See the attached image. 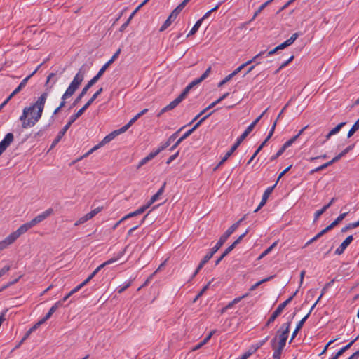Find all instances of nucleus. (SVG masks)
<instances>
[{
  "label": "nucleus",
  "mask_w": 359,
  "mask_h": 359,
  "mask_svg": "<svg viewBox=\"0 0 359 359\" xmlns=\"http://www.w3.org/2000/svg\"><path fill=\"white\" fill-rule=\"evenodd\" d=\"M183 128L184 127L181 128L179 130H177V132L173 133L171 136H170V137L168 139V140L165 143L162 144L158 148L159 149V151H162L163 150H164L165 149L168 147L171 144V143L173 142L175 140V139L178 136L179 133L182 130Z\"/></svg>",
  "instance_id": "obj_20"
},
{
  "label": "nucleus",
  "mask_w": 359,
  "mask_h": 359,
  "mask_svg": "<svg viewBox=\"0 0 359 359\" xmlns=\"http://www.w3.org/2000/svg\"><path fill=\"white\" fill-rule=\"evenodd\" d=\"M79 290H81V288L77 285L75 288L71 290L66 296H65L62 299L58 301L57 302H61L62 306L65 301H67L73 294L76 293Z\"/></svg>",
  "instance_id": "obj_35"
},
{
  "label": "nucleus",
  "mask_w": 359,
  "mask_h": 359,
  "mask_svg": "<svg viewBox=\"0 0 359 359\" xmlns=\"http://www.w3.org/2000/svg\"><path fill=\"white\" fill-rule=\"evenodd\" d=\"M126 251V248L122 251V252H120L118 255L114 257V258H111L106 262H104V263H102V264H100L99 266H97L94 271L93 272L91 273L93 276H95L96 274L102 269L104 268L105 266H107L109 264H111L115 262H116L117 260H118L124 254Z\"/></svg>",
  "instance_id": "obj_10"
},
{
  "label": "nucleus",
  "mask_w": 359,
  "mask_h": 359,
  "mask_svg": "<svg viewBox=\"0 0 359 359\" xmlns=\"http://www.w3.org/2000/svg\"><path fill=\"white\" fill-rule=\"evenodd\" d=\"M236 230V226H230L226 232L222 234L216 245L214 246L217 250L224 245L228 238Z\"/></svg>",
  "instance_id": "obj_8"
},
{
  "label": "nucleus",
  "mask_w": 359,
  "mask_h": 359,
  "mask_svg": "<svg viewBox=\"0 0 359 359\" xmlns=\"http://www.w3.org/2000/svg\"><path fill=\"white\" fill-rule=\"evenodd\" d=\"M273 350V358H276L280 359V356H281L283 350H279L278 348H275Z\"/></svg>",
  "instance_id": "obj_64"
},
{
  "label": "nucleus",
  "mask_w": 359,
  "mask_h": 359,
  "mask_svg": "<svg viewBox=\"0 0 359 359\" xmlns=\"http://www.w3.org/2000/svg\"><path fill=\"white\" fill-rule=\"evenodd\" d=\"M179 14L180 12L176 9H174L167 20L164 22L163 25L161 27L160 31L162 32L166 29L171 25L172 22L176 19Z\"/></svg>",
  "instance_id": "obj_17"
},
{
  "label": "nucleus",
  "mask_w": 359,
  "mask_h": 359,
  "mask_svg": "<svg viewBox=\"0 0 359 359\" xmlns=\"http://www.w3.org/2000/svg\"><path fill=\"white\" fill-rule=\"evenodd\" d=\"M184 99L179 95L176 99L171 102L169 104L163 107L157 115L158 117L161 116L163 113L175 109Z\"/></svg>",
  "instance_id": "obj_14"
},
{
  "label": "nucleus",
  "mask_w": 359,
  "mask_h": 359,
  "mask_svg": "<svg viewBox=\"0 0 359 359\" xmlns=\"http://www.w3.org/2000/svg\"><path fill=\"white\" fill-rule=\"evenodd\" d=\"M131 283H132V280H130L128 283H126L123 286H119L117 288L118 293L121 294L123 292H124L126 289H128L131 285Z\"/></svg>",
  "instance_id": "obj_48"
},
{
  "label": "nucleus",
  "mask_w": 359,
  "mask_h": 359,
  "mask_svg": "<svg viewBox=\"0 0 359 359\" xmlns=\"http://www.w3.org/2000/svg\"><path fill=\"white\" fill-rule=\"evenodd\" d=\"M33 225L30 222H27L20 226L15 231L13 232L12 234L17 240L21 235L26 233L29 229L32 228Z\"/></svg>",
  "instance_id": "obj_15"
},
{
  "label": "nucleus",
  "mask_w": 359,
  "mask_h": 359,
  "mask_svg": "<svg viewBox=\"0 0 359 359\" xmlns=\"http://www.w3.org/2000/svg\"><path fill=\"white\" fill-rule=\"evenodd\" d=\"M276 124H277V121H275L266 138L264 140V141L258 147V150H262V148L264 147V145L266 144V143L269 140V139L271 137V136L273 135V133H274V130H275V128H276Z\"/></svg>",
  "instance_id": "obj_27"
},
{
  "label": "nucleus",
  "mask_w": 359,
  "mask_h": 359,
  "mask_svg": "<svg viewBox=\"0 0 359 359\" xmlns=\"http://www.w3.org/2000/svg\"><path fill=\"white\" fill-rule=\"evenodd\" d=\"M222 3H223L222 1L219 2L213 8L210 9L209 11L205 13V14L201 18V19H203V21L205 18H208L212 12L217 11L219 8V6L222 5Z\"/></svg>",
  "instance_id": "obj_46"
},
{
  "label": "nucleus",
  "mask_w": 359,
  "mask_h": 359,
  "mask_svg": "<svg viewBox=\"0 0 359 359\" xmlns=\"http://www.w3.org/2000/svg\"><path fill=\"white\" fill-rule=\"evenodd\" d=\"M118 135V133H116L115 131L111 132L107 136L104 137V139L100 142V144H106L111 142L112 140L115 138Z\"/></svg>",
  "instance_id": "obj_31"
},
{
  "label": "nucleus",
  "mask_w": 359,
  "mask_h": 359,
  "mask_svg": "<svg viewBox=\"0 0 359 359\" xmlns=\"http://www.w3.org/2000/svg\"><path fill=\"white\" fill-rule=\"evenodd\" d=\"M102 75L100 74L99 72L94 76L88 82V83L83 87V88L82 89L81 92L80 93V94L77 96V97L75 99L74 103H73V106H75L77 103H79L81 100L82 99V97L87 93L88 90L90 89V88H91L95 83H96L97 82V81L100 79V78L102 76Z\"/></svg>",
  "instance_id": "obj_4"
},
{
  "label": "nucleus",
  "mask_w": 359,
  "mask_h": 359,
  "mask_svg": "<svg viewBox=\"0 0 359 359\" xmlns=\"http://www.w3.org/2000/svg\"><path fill=\"white\" fill-rule=\"evenodd\" d=\"M14 140V135L12 133H7L2 141L0 142V156L10 146Z\"/></svg>",
  "instance_id": "obj_9"
},
{
  "label": "nucleus",
  "mask_w": 359,
  "mask_h": 359,
  "mask_svg": "<svg viewBox=\"0 0 359 359\" xmlns=\"http://www.w3.org/2000/svg\"><path fill=\"white\" fill-rule=\"evenodd\" d=\"M248 65V62L243 63L241 66H239L238 68H236L232 73L230 74V75L233 77L237 74H238L245 66Z\"/></svg>",
  "instance_id": "obj_54"
},
{
  "label": "nucleus",
  "mask_w": 359,
  "mask_h": 359,
  "mask_svg": "<svg viewBox=\"0 0 359 359\" xmlns=\"http://www.w3.org/2000/svg\"><path fill=\"white\" fill-rule=\"evenodd\" d=\"M276 186V184H275L272 187H268L264 191L263 196H262V201H261L259 205H258V207L257 208V209L255 210V212H258L266 204L269 197L270 196L271 194L272 193V191Z\"/></svg>",
  "instance_id": "obj_12"
},
{
  "label": "nucleus",
  "mask_w": 359,
  "mask_h": 359,
  "mask_svg": "<svg viewBox=\"0 0 359 359\" xmlns=\"http://www.w3.org/2000/svg\"><path fill=\"white\" fill-rule=\"evenodd\" d=\"M250 134L248 131L246 130L238 137L236 142H235V145L236 147H239L241 142L246 138V137Z\"/></svg>",
  "instance_id": "obj_38"
},
{
  "label": "nucleus",
  "mask_w": 359,
  "mask_h": 359,
  "mask_svg": "<svg viewBox=\"0 0 359 359\" xmlns=\"http://www.w3.org/2000/svg\"><path fill=\"white\" fill-rule=\"evenodd\" d=\"M265 54L267 55L266 51H261L259 53L257 54L255 57H253L251 60L247 61L248 64L250 65L252 62H255L257 65L260 64L261 62L258 61V59L263 57Z\"/></svg>",
  "instance_id": "obj_32"
},
{
  "label": "nucleus",
  "mask_w": 359,
  "mask_h": 359,
  "mask_svg": "<svg viewBox=\"0 0 359 359\" xmlns=\"http://www.w3.org/2000/svg\"><path fill=\"white\" fill-rule=\"evenodd\" d=\"M201 81H199V79H195L193 81H191L184 90L182 92V93L180 95L183 99H184L187 94L189 93V92L190 91V90L194 87L196 85H198L201 83Z\"/></svg>",
  "instance_id": "obj_25"
},
{
  "label": "nucleus",
  "mask_w": 359,
  "mask_h": 359,
  "mask_svg": "<svg viewBox=\"0 0 359 359\" xmlns=\"http://www.w3.org/2000/svg\"><path fill=\"white\" fill-rule=\"evenodd\" d=\"M90 219V217H89L88 214L87 213L86 215H85L84 216L81 217V218H79L76 222V223L74 224L75 226H78L79 224H83L85 223L86 222H87L88 220Z\"/></svg>",
  "instance_id": "obj_47"
},
{
  "label": "nucleus",
  "mask_w": 359,
  "mask_h": 359,
  "mask_svg": "<svg viewBox=\"0 0 359 359\" xmlns=\"http://www.w3.org/2000/svg\"><path fill=\"white\" fill-rule=\"evenodd\" d=\"M148 216V214H147L146 215L144 216V217L142 219V220L140 221V224L138 225H136L135 226H133V228H131L128 232V236H130L132 234V233L135 231L144 222V220L146 219V218Z\"/></svg>",
  "instance_id": "obj_50"
},
{
  "label": "nucleus",
  "mask_w": 359,
  "mask_h": 359,
  "mask_svg": "<svg viewBox=\"0 0 359 359\" xmlns=\"http://www.w3.org/2000/svg\"><path fill=\"white\" fill-rule=\"evenodd\" d=\"M353 344V341H351L349 342L347 345H346L345 346L342 347L340 350H339L336 354L340 357L341 355H342L346 351H348L351 346Z\"/></svg>",
  "instance_id": "obj_41"
},
{
  "label": "nucleus",
  "mask_w": 359,
  "mask_h": 359,
  "mask_svg": "<svg viewBox=\"0 0 359 359\" xmlns=\"http://www.w3.org/2000/svg\"><path fill=\"white\" fill-rule=\"evenodd\" d=\"M296 0H289L287 3H285L278 11L277 14L280 13L285 9H286L290 4H292L293 2H294Z\"/></svg>",
  "instance_id": "obj_61"
},
{
  "label": "nucleus",
  "mask_w": 359,
  "mask_h": 359,
  "mask_svg": "<svg viewBox=\"0 0 359 359\" xmlns=\"http://www.w3.org/2000/svg\"><path fill=\"white\" fill-rule=\"evenodd\" d=\"M301 34H302L299 32L294 33L289 39L286 40L285 42L280 44L279 46L273 48L272 50L267 52L266 56H270L276 53L278 50L284 49L286 47L292 45Z\"/></svg>",
  "instance_id": "obj_6"
},
{
  "label": "nucleus",
  "mask_w": 359,
  "mask_h": 359,
  "mask_svg": "<svg viewBox=\"0 0 359 359\" xmlns=\"http://www.w3.org/2000/svg\"><path fill=\"white\" fill-rule=\"evenodd\" d=\"M202 22H203V19H200L198 20L196 23L195 25H194V27L191 28V29L190 30V32H189V34H187V37L191 36V35H194L197 31L198 29H199V27H201V24H202Z\"/></svg>",
  "instance_id": "obj_34"
},
{
  "label": "nucleus",
  "mask_w": 359,
  "mask_h": 359,
  "mask_svg": "<svg viewBox=\"0 0 359 359\" xmlns=\"http://www.w3.org/2000/svg\"><path fill=\"white\" fill-rule=\"evenodd\" d=\"M346 124L345 122H341L339 124H338L336 127L332 128L329 133L330 135H334L339 132L341 128Z\"/></svg>",
  "instance_id": "obj_45"
},
{
  "label": "nucleus",
  "mask_w": 359,
  "mask_h": 359,
  "mask_svg": "<svg viewBox=\"0 0 359 359\" xmlns=\"http://www.w3.org/2000/svg\"><path fill=\"white\" fill-rule=\"evenodd\" d=\"M16 241L15 238L12 233L8 236L5 239L0 241V250L7 248L10 245Z\"/></svg>",
  "instance_id": "obj_21"
},
{
  "label": "nucleus",
  "mask_w": 359,
  "mask_h": 359,
  "mask_svg": "<svg viewBox=\"0 0 359 359\" xmlns=\"http://www.w3.org/2000/svg\"><path fill=\"white\" fill-rule=\"evenodd\" d=\"M297 140V136H294L290 140L285 142L283 144V145L281 147L282 150H283L285 151V149L287 148H288L289 147H290Z\"/></svg>",
  "instance_id": "obj_40"
},
{
  "label": "nucleus",
  "mask_w": 359,
  "mask_h": 359,
  "mask_svg": "<svg viewBox=\"0 0 359 359\" xmlns=\"http://www.w3.org/2000/svg\"><path fill=\"white\" fill-rule=\"evenodd\" d=\"M166 182H164L158 191L149 200V204L152 205L154 202L158 200L159 197L163 194Z\"/></svg>",
  "instance_id": "obj_26"
},
{
  "label": "nucleus",
  "mask_w": 359,
  "mask_h": 359,
  "mask_svg": "<svg viewBox=\"0 0 359 359\" xmlns=\"http://www.w3.org/2000/svg\"><path fill=\"white\" fill-rule=\"evenodd\" d=\"M47 97L48 93L45 92L41 95L33 105L24 108L22 114L20 116L23 128L32 127L39 121L42 116Z\"/></svg>",
  "instance_id": "obj_1"
},
{
  "label": "nucleus",
  "mask_w": 359,
  "mask_h": 359,
  "mask_svg": "<svg viewBox=\"0 0 359 359\" xmlns=\"http://www.w3.org/2000/svg\"><path fill=\"white\" fill-rule=\"evenodd\" d=\"M277 245V242H274L271 246H269L268 248H266L258 257L259 259H262L266 255H267L272 249Z\"/></svg>",
  "instance_id": "obj_44"
},
{
  "label": "nucleus",
  "mask_w": 359,
  "mask_h": 359,
  "mask_svg": "<svg viewBox=\"0 0 359 359\" xmlns=\"http://www.w3.org/2000/svg\"><path fill=\"white\" fill-rule=\"evenodd\" d=\"M161 151H159L158 149H156L155 151H151L149 155H147L146 157H144V158H142L138 165H137V168H140V167H142V165H145L147 163H148L149 161H151V159H153L154 157H156Z\"/></svg>",
  "instance_id": "obj_22"
},
{
  "label": "nucleus",
  "mask_w": 359,
  "mask_h": 359,
  "mask_svg": "<svg viewBox=\"0 0 359 359\" xmlns=\"http://www.w3.org/2000/svg\"><path fill=\"white\" fill-rule=\"evenodd\" d=\"M260 119L261 116H258L245 130L250 133Z\"/></svg>",
  "instance_id": "obj_51"
},
{
  "label": "nucleus",
  "mask_w": 359,
  "mask_h": 359,
  "mask_svg": "<svg viewBox=\"0 0 359 359\" xmlns=\"http://www.w3.org/2000/svg\"><path fill=\"white\" fill-rule=\"evenodd\" d=\"M211 72V67H209L205 71V72L198 78L199 79V81H201V82L203 81H204L210 74V73Z\"/></svg>",
  "instance_id": "obj_58"
},
{
  "label": "nucleus",
  "mask_w": 359,
  "mask_h": 359,
  "mask_svg": "<svg viewBox=\"0 0 359 359\" xmlns=\"http://www.w3.org/2000/svg\"><path fill=\"white\" fill-rule=\"evenodd\" d=\"M353 237L352 235L348 236L341 244L336 249L335 254L337 255H340L344 253L346 248L351 244L353 241Z\"/></svg>",
  "instance_id": "obj_16"
},
{
  "label": "nucleus",
  "mask_w": 359,
  "mask_h": 359,
  "mask_svg": "<svg viewBox=\"0 0 359 359\" xmlns=\"http://www.w3.org/2000/svg\"><path fill=\"white\" fill-rule=\"evenodd\" d=\"M248 65V62L243 63L241 66H239L238 68H236L232 73L230 74V75L233 77L237 74H238L245 66Z\"/></svg>",
  "instance_id": "obj_55"
},
{
  "label": "nucleus",
  "mask_w": 359,
  "mask_h": 359,
  "mask_svg": "<svg viewBox=\"0 0 359 359\" xmlns=\"http://www.w3.org/2000/svg\"><path fill=\"white\" fill-rule=\"evenodd\" d=\"M283 152H284V151L282 150V149L280 148L275 155L272 156L270 158V161H275L276 158H278L279 156H280L283 154Z\"/></svg>",
  "instance_id": "obj_63"
},
{
  "label": "nucleus",
  "mask_w": 359,
  "mask_h": 359,
  "mask_svg": "<svg viewBox=\"0 0 359 359\" xmlns=\"http://www.w3.org/2000/svg\"><path fill=\"white\" fill-rule=\"evenodd\" d=\"M347 214V212L340 214L339 217L333 222H332L329 226H327V229L329 231L332 229L335 226L339 224V222H341L345 218Z\"/></svg>",
  "instance_id": "obj_28"
},
{
  "label": "nucleus",
  "mask_w": 359,
  "mask_h": 359,
  "mask_svg": "<svg viewBox=\"0 0 359 359\" xmlns=\"http://www.w3.org/2000/svg\"><path fill=\"white\" fill-rule=\"evenodd\" d=\"M248 65V62L243 63L241 66H239L238 68H236L232 73L230 74V75L233 77L237 74H238L245 66Z\"/></svg>",
  "instance_id": "obj_53"
},
{
  "label": "nucleus",
  "mask_w": 359,
  "mask_h": 359,
  "mask_svg": "<svg viewBox=\"0 0 359 359\" xmlns=\"http://www.w3.org/2000/svg\"><path fill=\"white\" fill-rule=\"evenodd\" d=\"M238 147L233 144L230 150L225 154V156L222 158L217 165L214 168V171L218 169L231 155L237 149Z\"/></svg>",
  "instance_id": "obj_24"
},
{
  "label": "nucleus",
  "mask_w": 359,
  "mask_h": 359,
  "mask_svg": "<svg viewBox=\"0 0 359 359\" xmlns=\"http://www.w3.org/2000/svg\"><path fill=\"white\" fill-rule=\"evenodd\" d=\"M290 322L284 323L281 325L280 330L278 331L279 334L278 339L283 341H287L288 334L290 332Z\"/></svg>",
  "instance_id": "obj_13"
},
{
  "label": "nucleus",
  "mask_w": 359,
  "mask_h": 359,
  "mask_svg": "<svg viewBox=\"0 0 359 359\" xmlns=\"http://www.w3.org/2000/svg\"><path fill=\"white\" fill-rule=\"evenodd\" d=\"M273 278V276H269V277H268L266 278L262 279L260 281L256 283L255 284H254L253 285H252L250 287V291H253V290H256L260 285H262V283H266V282L270 280Z\"/></svg>",
  "instance_id": "obj_36"
},
{
  "label": "nucleus",
  "mask_w": 359,
  "mask_h": 359,
  "mask_svg": "<svg viewBox=\"0 0 359 359\" xmlns=\"http://www.w3.org/2000/svg\"><path fill=\"white\" fill-rule=\"evenodd\" d=\"M291 301L292 298H288L285 302L279 304L278 306L276 308V309L273 311V313L269 318L266 325L269 326L271 323H273L276 320V318L280 315L283 309Z\"/></svg>",
  "instance_id": "obj_7"
},
{
  "label": "nucleus",
  "mask_w": 359,
  "mask_h": 359,
  "mask_svg": "<svg viewBox=\"0 0 359 359\" xmlns=\"http://www.w3.org/2000/svg\"><path fill=\"white\" fill-rule=\"evenodd\" d=\"M217 251V250L216 248H215L214 247L212 248L211 251L209 252L203 258L201 261L203 262V263H207L212 257V256L214 255V254Z\"/></svg>",
  "instance_id": "obj_39"
},
{
  "label": "nucleus",
  "mask_w": 359,
  "mask_h": 359,
  "mask_svg": "<svg viewBox=\"0 0 359 359\" xmlns=\"http://www.w3.org/2000/svg\"><path fill=\"white\" fill-rule=\"evenodd\" d=\"M84 79V71L82 68L79 69L77 74L74 77L72 81L69 84V87L62 96V102L59 105V109H62L65 106V100L72 97L76 90L79 88L81 83Z\"/></svg>",
  "instance_id": "obj_2"
},
{
  "label": "nucleus",
  "mask_w": 359,
  "mask_h": 359,
  "mask_svg": "<svg viewBox=\"0 0 359 359\" xmlns=\"http://www.w3.org/2000/svg\"><path fill=\"white\" fill-rule=\"evenodd\" d=\"M310 316V312H309L297 325V330H300L304 323H305V321L306 320V319L309 318V316Z\"/></svg>",
  "instance_id": "obj_60"
},
{
  "label": "nucleus",
  "mask_w": 359,
  "mask_h": 359,
  "mask_svg": "<svg viewBox=\"0 0 359 359\" xmlns=\"http://www.w3.org/2000/svg\"><path fill=\"white\" fill-rule=\"evenodd\" d=\"M103 88H99L90 97V99L84 104V106L81 108L79 111H81L83 114V112L92 104V103L95 101V100L102 93Z\"/></svg>",
  "instance_id": "obj_18"
},
{
  "label": "nucleus",
  "mask_w": 359,
  "mask_h": 359,
  "mask_svg": "<svg viewBox=\"0 0 359 359\" xmlns=\"http://www.w3.org/2000/svg\"><path fill=\"white\" fill-rule=\"evenodd\" d=\"M193 130H189L187 131L180 139L177 140V144H180L184 140L187 138L191 133Z\"/></svg>",
  "instance_id": "obj_52"
},
{
  "label": "nucleus",
  "mask_w": 359,
  "mask_h": 359,
  "mask_svg": "<svg viewBox=\"0 0 359 359\" xmlns=\"http://www.w3.org/2000/svg\"><path fill=\"white\" fill-rule=\"evenodd\" d=\"M53 210L52 208H48V210H46V211L42 212L41 214H39V215L35 217L34 219H32L30 221V222L32 223L33 226H34L35 225L41 222L45 219H46L48 217L51 215L53 214Z\"/></svg>",
  "instance_id": "obj_11"
},
{
  "label": "nucleus",
  "mask_w": 359,
  "mask_h": 359,
  "mask_svg": "<svg viewBox=\"0 0 359 359\" xmlns=\"http://www.w3.org/2000/svg\"><path fill=\"white\" fill-rule=\"evenodd\" d=\"M271 0H268L267 1H266L265 3H264L263 4H262L259 8L255 12L252 18H251V20L248 22H250L252 21H253L257 16L258 15L269 5L271 3Z\"/></svg>",
  "instance_id": "obj_29"
},
{
  "label": "nucleus",
  "mask_w": 359,
  "mask_h": 359,
  "mask_svg": "<svg viewBox=\"0 0 359 359\" xmlns=\"http://www.w3.org/2000/svg\"><path fill=\"white\" fill-rule=\"evenodd\" d=\"M114 62V60H112V59L111 58L107 63H105L102 67V68L99 70V73L100 74H103L104 72L106 71V69L108 68V67Z\"/></svg>",
  "instance_id": "obj_56"
},
{
  "label": "nucleus",
  "mask_w": 359,
  "mask_h": 359,
  "mask_svg": "<svg viewBox=\"0 0 359 359\" xmlns=\"http://www.w3.org/2000/svg\"><path fill=\"white\" fill-rule=\"evenodd\" d=\"M327 231H329V230L327 229V227L325 228L324 229H323L321 231H320L318 233H317L313 238H312L309 241H307L305 244V247L308 246L309 245H310L312 243L317 241L318 238H320L321 236H323Z\"/></svg>",
  "instance_id": "obj_30"
},
{
  "label": "nucleus",
  "mask_w": 359,
  "mask_h": 359,
  "mask_svg": "<svg viewBox=\"0 0 359 359\" xmlns=\"http://www.w3.org/2000/svg\"><path fill=\"white\" fill-rule=\"evenodd\" d=\"M151 205L149 204V202H148L146 205H144L140 207V208H138L137 210H136L138 215L144 213L146 211V210H147Z\"/></svg>",
  "instance_id": "obj_57"
},
{
  "label": "nucleus",
  "mask_w": 359,
  "mask_h": 359,
  "mask_svg": "<svg viewBox=\"0 0 359 359\" xmlns=\"http://www.w3.org/2000/svg\"><path fill=\"white\" fill-rule=\"evenodd\" d=\"M358 226H359V221L355 222H353V223H350V224H348V225H346V226H344V227H343L341 229V232L344 233V232L347 231L349 229H354V228H356Z\"/></svg>",
  "instance_id": "obj_42"
},
{
  "label": "nucleus",
  "mask_w": 359,
  "mask_h": 359,
  "mask_svg": "<svg viewBox=\"0 0 359 359\" xmlns=\"http://www.w3.org/2000/svg\"><path fill=\"white\" fill-rule=\"evenodd\" d=\"M82 115L81 111H77L76 114L72 115L69 118V120L68 123L63 127V128L58 133L57 137L52 142V144L50 146V149H53L55 147L58 142L60 141V140L62 138V137L65 135V133L67 131V130L70 128L72 124L81 116Z\"/></svg>",
  "instance_id": "obj_3"
},
{
  "label": "nucleus",
  "mask_w": 359,
  "mask_h": 359,
  "mask_svg": "<svg viewBox=\"0 0 359 359\" xmlns=\"http://www.w3.org/2000/svg\"><path fill=\"white\" fill-rule=\"evenodd\" d=\"M32 77V75H28L25 77L19 84V86L11 93V94L8 97V99H11L13 96L20 93L27 85L28 81Z\"/></svg>",
  "instance_id": "obj_19"
},
{
  "label": "nucleus",
  "mask_w": 359,
  "mask_h": 359,
  "mask_svg": "<svg viewBox=\"0 0 359 359\" xmlns=\"http://www.w3.org/2000/svg\"><path fill=\"white\" fill-rule=\"evenodd\" d=\"M102 210V207H97L95 209L93 210L90 212H88V215L92 219L93 217H95L97 213H99Z\"/></svg>",
  "instance_id": "obj_59"
},
{
  "label": "nucleus",
  "mask_w": 359,
  "mask_h": 359,
  "mask_svg": "<svg viewBox=\"0 0 359 359\" xmlns=\"http://www.w3.org/2000/svg\"><path fill=\"white\" fill-rule=\"evenodd\" d=\"M358 130H359V118L356 121V122L348 131L347 137L348 138L351 137Z\"/></svg>",
  "instance_id": "obj_37"
},
{
  "label": "nucleus",
  "mask_w": 359,
  "mask_h": 359,
  "mask_svg": "<svg viewBox=\"0 0 359 359\" xmlns=\"http://www.w3.org/2000/svg\"><path fill=\"white\" fill-rule=\"evenodd\" d=\"M61 307V302H56L52 307L50 309L48 312L46 314V318H50L51 316L56 311L57 309Z\"/></svg>",
  "instance_id": "obj_33"
},
{
  "label": "nucleus",
  "mask_w": 359,
  "mask_h": 359,
  "mask_svg": "<svg viewBox=\"0 0 359 359\" xmlns=\"http://www.w3.org/2000/svg\"><path fill=\"white\" fill-rule=\"evenodd\" d=\"M336 201V198H332L330 201L324 205L320 210H317L314 215V222L318 220L319 217L323 215Z\"/></svg>",
  "instance_id": "obj_23"
},
{
  "label": "nucleus",
  "mask_w": 359,
  "mask_h": 359,
  "mask_svg": "<svg viewBox=\"0 0 359 359\" xmlns=\"http://www.w3.org/2000/svg\"><path fill=\"white\" fill-rule=\"evenodd\" d=\"M233 77L229 74L228 76H226L223 80H222L219 84H218V87H221L223 85H224L225 83H226L228 81H229Z\"/></svg>",
  "instance_id": "obj_62"
},
{
  "label": "nucleus",
  "mask_w": 359,
  "mask_h": 359,
  "mask_svg": "<svg viewBox=\"0 0 359 359\" xmlns=\"http://www.w3.org/2000/svg\"><path fill=\"white\" fill-rule=\"evenodd\" d=\"M213 113V111L209 113L208 114H207L206 116H205L204 117H203L198 122H197L194 126V127L191 129V130H193V132L197 128L199 127V126L206 119L208 118Z\"/></svg>",
  "instance_id": "obj_49"
},
{
  "label": "nucleus",
  "mask_w": 359,
  "mask_h": 359,
  "mask_svg": "<svg viewBox=\"0 0 359 359\" xmlns=\"http://www.w3.org/2000/svg\"><path fill=\"white\" fill-rule=\"evenodd\" d=\"M232 251V248L229 246L224 250V252L221 255V256L216 260L215 264L217 265L219 263L231 252Z\"/></svg>",
  "instance_id": "obj_43"
},
{
  "label": "nucleus",
  "mask_w": 359,
  "mask_h": 359,
  "mask_svg": "<svg viewBox=\"0 0 359 359\" xmlns=\"http://www.w3.org/2000/svg\"><path fill=\"white\" fill-rule=\"evenodd\" d=\"M301 34H302L299 32L294 33L289 39L286 40L285 42L280 44L279 46L273 48L272 50L267 52L266 56H270L276 53L278 50L284 49L286 47L292 45Z\"/></svg>",
  "instance_id": "obj_5"
}]
</instances>
